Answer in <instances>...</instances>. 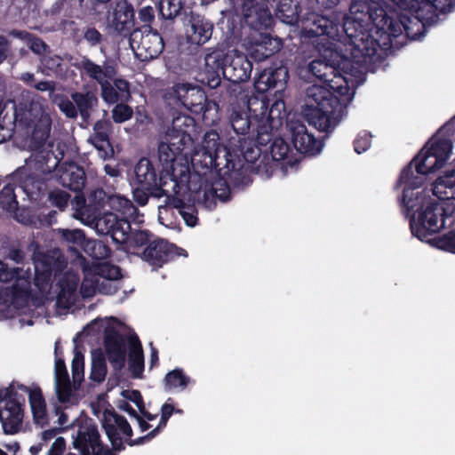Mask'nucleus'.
<instances>
[{"mask_svg":"<svg viewBox=\"0 0 455 455\" xmlns=\"http://www.w3.org/2000/svg\"><path fill=\"white\" fill-rule=\"evenodd\" d=\"M305 35L315 37L314 42L320 58L308 65V71L324 82L306 90L302 115L309 124L321 132L333 129L346 114L355 88L363 83L365 66L371 62L341 41L337 22L327 17H317Z\"/></svg>","mask_w":455,"mask_h":455,"instance_id":"nucleus-1","label":"nucleus"},{"mask_svg":"<svg viewBox=\"0 0 455 455\" xmlns=\"http://www.w3.org/2000/svg\"><path fill=\"white\" fill-rule=\"evenodd\" d=\"M388 20L389 16L379 2L353 0L343 28H339L341 41L355 52H361L371 61L382 44L385 33L401 31L399 24L387 27Z\"/></svg>","mask_w":455,"mask_h":455,"instance_id":"nucleus-2","label":"nucleus"},{"mask_svg":"<svg viewBox=\"0 0 455 455\" xmlns=\"http://www.w3.org/2000/svg\"><path fill=\"white\" fill-rule=\"evenodd\" d=\"M416 188L410 190V197L414 208H409L403 199V203L409 212H411V229L414 235L420 240L427 239L428 233H435L444 228L446 220L455 212L454 202H435Z\"/></svg>","mask_w":455,"mask_h":455,"instance_id":"nucleus-3","label":"nucleus"},{"mask_svg":"<svg viewBox=\"0 0 455 455\" xmlns=\"http://www.w3.org/2000/svg\"><path fill=\"white\" fill-rule=\"evenodd\" d=\"M252 65L247 57L235 49L225 52L221 48H209L204 56V74L208 85L216 88L220 83V76L233 83L247 81Z\"/></svg>","mask_w":455,"mask_h":455,"instance_id":"nucleus-4","label":"nucleus"},{"mask_svg":"<svg viewBox=\"0 0 455 455\" xmlns=\"http://www.w3.org/2000/svg\"><path fill=\"white\" fill-rule=\"evenodd\" d=\"M189 139L184 137H165V141L160 143L158 158L164 168V177L161 180V189L167 197L180 194L182 187L188 181V168L177 163L180 155L188 148Z\"/></svg>","mask_w":455,"mask_h":455,"instance_id":"nucleus-5","label":"nucleus"},{"mask_svg":"<svg viewBox=\"0 0 455 455\" xmlns=\"http://www.w3.org/2000/svg\"><path fill=\"white\" fill-rule=\"evenodd\" d=\"M31 273L23 268L10 269L0 261V311L12 314L28 299Z\"/></svg>","mask_w":455,"mask_h":455,"instance_id":"nucleus-6","label":"nucleus"},{"mask_svg":"<svg viewBox=\"0 0 455 455\" xmlns=\"http://www.w3.org/2000/svg\"><path fill=\"white\" fill-rule=\"evenodd\" d=\"M426 145L411 164L403 170L398 186L403 188V200L409 208L416 206L410 197V190L419 188L425 181V175L442 168Z\"/></svg>","mask_w":455,"mask_h":455,"instance_id":"nucleus-7","label":"nucleus"},{"mask_svg":"<svg viewBox=\"0 0 455 455\" xmlns=\"http://www.w3.org/2000/svg\"><path fill=\"white\" fill-rule=\"evenodd\" d=\"M35 285L43 294H47L52 287V272L60 271L65 266V260L59 250L45 254L37 251L34 255Z\"/></svg>","mask_w":455,"mask_h":455,"instance_id":"nucleus-8","label":"nucleus"},{"mask_svg":"<svg viewBox=\"0 0 455 455\" xmlns=\"http://www.w3.org/2000/svg\"><path fill=\"white\" fill-rule=\"evenodd\" d=\"M400 9L404 11H412L416 13V15L408 16L407 14L402 13L399 16V20H394L392 17L389 16V20L387 22V27H391V25L399 24L401 31L397 34L392 33H385L383 37L382 44L383 45H387L390 37H396L400 36L403 31L407 35L408 37L411 39H419L421 37V31L424 28L425 22H434V17L426 12V11L422 8H403L398 6Z\"/></svg>","mask_w":455,"mask_h":455,"instance_id":"nucleus-9","label":"nucleus"},{"mask_svg":"<svg viewBox=\"0 0 455 455\" xmlns=\"http://www.w3.org/2000/svg\"><path fill=\"white\" fill-rule=\"evenodd\" d=\"M130 45L135 55L143 61L156 58L164 48L162 37L148 26H143L131 34Z\"/></svg>","mask_w":455,"mask_h":455,"instance_id":"nucleus-10","label":"nucleus"},{"mask_svg":"<svg viewBox=\"0 0 455 455\" xmlns=\"http://www.w3.org/2000/svg\"><path fill=\"white\" fill-rule=\"evenodd\" d=\"M114 318L95 320L91 323L90 328L94 330L98 324L105 327V348L108 360L115 368H122L125 360V348L124 339L115 329Z\"/></svg>","mask_w":455,"mask_h":455,"instance_id":"nucleus-11","label":"nucleus"},{"mask_svg":"<svg viewBox=\"0 0 455 455\" xmlns=\"http://www.w3.org/2000/svg\"><path fill=\"white\" fill-rule=\"evenodd\" d=\"M16 118L28 125H35L34 136L39 140H44L50 132L52 120L48 113L38 101L31 102L28 109L17 108Z\"/></svg>","mask_w":455,"mask_h":455,"instance_id":"nucleus-12","label":"nucleus"},{"mask_svg":"<svg viewBox=\"0 0 455 455\" xmlns=\"http://www.w3.org/2000/svg\"><path fill=\"white\" fill-rule=\"evenodd\" d=\"M93 228L98 234L111 235L115 242L123 243L127 239L131 226L127 220L118 217L116 213L105 212L97 216Z\"/></svg>","mask_w":455,"mask_h":455,"instance_id":"nucleus-13","label":"nucleus"},{"mask_svg":"<svg viewBox=\"0 0 455 455\" xmlns=\"http://www.w3.org/2000/svg\"><path fill=\"white\" fill-rule=\"evenodd\" d=\"M12 391H22L27 393L28 404L36 424L44 426L49 420L47 404L41 387L36 384L25 386L20 383H13L10 386Z\"/></svg>","mask_w":455,"mask_h":455,"instance_id":"nucleus-14","label":"nucleus"},{"mask_svg":"<svg viewBox=\"0 0 455 455\" xmlns=\"http://www.w3.org/2000/svg\"><path fill=\"white\" fill-rule=\"evenodd\" d=\"M167 100L169 104L176 106H183L188 109L196 111L201 109L205 101L204 92L198 87L191 86L186 84H179L172 89L168 93Z\"/></svg>","mask_w":455,"mask_h":455,"instance_id":"nucleus-15","label":"nucleus"},{"mask_svg":"<svg viewBox=\"0 0 455 455\" xmlns=\"http://www.w3.org/2000/svg\"><path fill=\"white\" fill-rule=\"evenodd\" d=\"M288 130L291 140L297 151L301 154L315 155L322 149V142L308 133L306 125L299 120H290Z\"/></svg>","mask_w":455,"mask_h":455,"instance_id":"nucleus-16","label":"nucleus"},{"mask_svg":"<svg viewBox=\"0 0 455 455\" xmlns=\"http://www.w3.org/2000/svg\"><path fill=\"white\" fill-rule=\"evenodd\" d=\"M101 200H103L102 190L95 191L93 193V201H91L89 204H85V200L82 196H76L72 200L73 217L83 224L93 228L97 216L103 210Z\"/></svg>","mask_w":455,"mask_h":455,"instance_id":"nucleus-17","label":"nucleus"},{"mask_svg":"<svg viewBox=\"0 0 455 455\" xmlns=\"http://www.w3.org/2000/svg\"><path fill=\"white\" fill-rule=\"evenodd\" d=\"M103 427L114 449L120 450L123 442L132 436V428L126 419L113 411H105L103 415Z\"/></svg>","mask_w":455,"mask_h":455,"instance_id":"nucleus-18","label":"nucleus"},{"mask_svg":"<svg viewBox=\"0 0 455 455\" xmlns=\"http://www.w3.org/2000/svg\"><path fill=\"white\" fill-rule=\"evenodd\" d=\"M62 240L72 247H80L93 258H103L108 254V248L100 242L86 239L81 229H58Z\"/></svg>","mask_w":455,"mask_h":455,"instance_id":"nucleus-19","label":"nucleus"},{"mask_svg":"<svg viewBox=\"0 0 455 455\" xmlns=\"http://www.w3.org/2000/svg\"><path fill=\"white\" fill-rule=\"evenodd\" d=\"M54 389L60 403L63 404H75L78 396L74 387L71 386L68 373L64 362L57 358L54 365Z\"/></svg>","mask_w":455,"mask_h":455,"instance_id":"nucleus-20","label":"nucleus"},{"mask_svg":"<svg viewBox=\"0 0 455 455\" xmlns=\"http://www.w3.org/2000/svg\"><path fill=\"white\" fill-rule=\"evenodd\" d=\"M220 155L226 156V148L219 143V134L213 131L208 132L204 137L200 150L192 157V163L201 161L202 156L204 166L210 168L218 164L217 160Z\"/></svg>","mask_w":455,"mask_h":455,"instance_id":"nucleus-21","label":"nucleus"},{"mask_svg":"<svg viewBox=\"0 0 455 455\" xmlns=\"http://www.w3.org/2000/svg\"><path fill=\"white\" fill-rule=\"evenodd\" d=\"M242 14L244 22L254 28H266L271 25L272 17L268 9L255 0H243L242 4Z\"/></svg>","mask_w":455,"mask_h":455,"instance_id":"nucleus-22","label":"nucleus"},{"mask_svg":"<svg viewBox=\"0 0 455 455\" xmlns=\"http://www.w3.org/2000/svg\"><path fill=\"white\" fill-rule=\"evenodd\" d=\"M134 182L138 186L142 187V188L156 189V192L153 193L154 196H166L160 188L164 173L157 180L155 169L149 160L143 158L139 161L134 168Z\"/></svg>","mask_w":455,"mask_h":455,"instance_id":"nucleus-23","label":"nucleus"},{"mask_svg":"<svg viewBox=\"0 0 455 455\" xmlns=\"http://www.w3.org/2000/svg\"><path fill=\"white\" fill-rule=\"evenodd\" d=\"M23 419L21 404L12 399L0 401V421L7 434L17 433Z\"/></svg>","mask_w":455,"mask_h":455,"instance_id":"nucleus-24","label":"nucleus"},{"mask_svg":"<svg viewBox=\"0 0 455 455\" xmlns=\"http://www.w3.org/2000/svg\"><path fill=\"white\" fill-rule=\"evenodd\" d=\"M281 48L280 41L268 34L255 33L251 35L250 46L247 48L251 57L256 61H262Z\"/></svg>","mask_w":455,"mask_h":455,"instance_id":"nucleus-25","label":"nucleus"},{"mask_svg":"<svg viewBox=\"0 0 455 455\" xmlns=\"http://www.w3.org/2000/svg\"><path fill=\"white\" fill-rule=\"evenodd\" d=\"M79 277L74 272L65 273L59 280V292L57 296L58 304L64 307H69L77 299Z\"/></svg>","mask_w":455,"mask_h":455,"instance_id":"nucleus-26","label":"nucleus"},{"mask_svg":"<svg viewBox=\"0 0 455 455\" xmlns=\"http://www.w3.org/2000/svg\"><path fill=\"white\" fill-rule=\"evenodd\" d=\"M280 108H284V103L283 101L275 102L272 106V108L267 115V106L266 105L264 100H259L254 99V100H251L249 101V109H250V111H251L254 114L255 116H260V119L262 121L270 119V122H271L267 127H265L264 132H259V135L257 138V141L259 144L266 145L270 141L271 136H270L269 128H272L275 125L273 113H274L275 109L279 110Z\"/></svg>","mask_w":455,"mask_h":455,"instance_id":"nucleus-27","label":"nucleus"},{"mask_svg":"<svg viewBox=\"0 0 455 455\" xmlns=\"http://www.w3.org/2000/svg\"><path fill=\"white\" fill-rule=\"evenodd\" d=\"M455 124V117L444 126L436 135H435L427 144L433 157L438 160L441 165L451 158L452 152V143L449 139L443 137L444 131H449L450 127Z\"/></svg>","mask_w":455,"mask_h":455,"instance_id":"nucleus-28","label":"nucleus"},{"mask_svg":"<svg viewBox=\"0 0 455 455\" xmlns=\"http://www.w3.org/2000/svg\"><path fill=\"white\" fill-rule=\"evenodd\" d=\"M212 24L199 17L192 18L186 26V36L189 43L196 45L205 44L212 35Z\"/></svg>","mask_w":455,"mask_h":455,"instance_id":"nucleus-29","label":"nucleus"},{"mask_svg":"<svg viewBox=\"0 0 455 455\" xmlns=\"http://www.w3.org/2000/svg\"><path fill=\"white\" fill-rule=\"evenodd\" d=\"M133 17L132 6L122 1L116 4L112 15L108 17V25L119 33L129 31L133 26Z\"/></svg>","mask_w":455,"mask_h":455,"instance_id":"nucleus-30","label":"nucleus"},{"mask_svg":"<svg viewBox=\"0 0 455 455\" xmlns=\"http://www.w3.org/2000/svg\"><path fill=\"white\" fill-rule=\"evenodd\" d=\"M78 68L83 75H86L96 81L100 87L107 82L112 81L116 76V70L111 65L104 64L100 66L87 58L80 61Z\"/></svg>","mask_w":455,"mask_h":455,"instance_id":"nucleus-31","label":"nucleus"},{"mask_svg":"<svg viewBox=\"0 0 455 455\" xmlns=\"http://www.w3.org/2000/svg\"><path fill=\"white\" fill-rule=\"evenodd\" d=\"M100 87V95L107 104L128 101L131 98L129 83L124 79H113Z\"/></svg>","mask_w":455,"mask_h":455,"instance_id":"nucleus-32","label":"nucleus"},{"mask_svg":"<svg viewBox=\"0 0 455 455\" xmlns=\"http://www.w3.org/2000/svg\"><path fill=\"white\" fill-rule=\"evenodd\" d=\"M288 79V70L280 66L264 69L254 83V87L259 92H265L278 84L283 85Z\"/></svg>","mask_w":455,"mask_h":455,"instance_id":"nucleus-33","label":"nucleus"},{"mask_svg":"<svg viewBox=\"0 0 455 455\" xmlns=\"http://www.w3.org/2000/svg\"><path fill=\"white\" fill-rule=\"evenodd\" d=\"M396 6L403 8H422L426 12L434 17L437 16L436 12H446L451 10V0H389Z\"/></svg>","mask_w":455,"mask_h":455,"instance_id":"nucleus-34","label":"nucleus"},{"mask_svg":"<svg viewBox=\"0 0 455 455\" xmlns=\"http://www.w3.org/2000/svg\"><path fill=\"white\" fill-rule=\"evenodd\" d=\"M433 195L441 202L455 198V166L446 170L434 183Z\"/></svg>","mask_w":455,"mask_h":455,"instance_id":"nucleus-35","label":"nucleus"},{"mask_svg":"<svg viewBox=\"0 0 455 455\" xmlns=\"http://www.w3.org/2000/svg\"><path fill=\"white\" fill-rule=\"evenodd\" d=\"M229 194V188L226 181L218 179L211 185L210 188H205L204 189L202 202L206 208L212 209L216 204V199L225 202L228 199Z\"/></svg>","mask_w":455,"mask_h":455,"instance_id":"nucleus-36","label":"nucleus"},{"mask_svg":"<svg viewBox=\"0 0 455 455\" xmlns=\"http://www.w3.org/2000/svg\"><path fill=\"white\" fill-rule=\"evenodd\" d=\"M171 245L164 240H155L150 242L143 252V259L152 265L161 266L169 258Z\"/></svg>","mask_w":455,"mask_h":455,"instance_id":"nucleus-37","label":"nucleus"},{"mask_svg":"<svg viewBox=\"0 0 455 455\" xmlns=\"http://www.w3.org/2000/svg\"><path fill=\"white\" fill-rule=\"evenodd\" d=\"M101 203L103 210H105L108 205L110 210L120 213V218H124L127 220L129 218H132L136 213V208L133 206L132 203L119 195L110 196L106 200H101Z\"/></svg>","mask_w":455,"mask_h":455,"instance_id":"nucleus-38","label":"nucleus"},{"mask_svg":"<svg viewBox=\"0 0 455 455\" xmlns=\"http://www.w3.org/2000/svg\"><path fill=\"white\" fill-rule=\"evenodd\" d=\"M129 368L134 377H140L144 369V358L140 342L137 336L131 335L128 339Z\"/></svg>","mask_w":455,"mask_h":455,"instance_id":"nucleus-39","label":"nucleus"},{"mask_svg":"<svg viewBox=\"0 0 455 455\" xmlns=\"http://www.w3.org/2000/svg\"><path fill=\"white\" fill-rule=\"evenodd\" d=\"M64 186L74 191H78L84 187V172L83 169L75 164H68L60 175Z\"/></svg>","mask_w":455,"mask_h":455,"instance_id":"nucleus-40","label":"nucleus"},{"mask_svg":"<svg viewBox=\"0 0 455 455\" xmlns=\"http://www.w3.org/2000/svg\"><path fill=\"white\" fill-rule=\"evenodd\" d=\"M194 129V120L188 116H179L172 121V129L168 131L166 137H178L179 139L188 137L189 143L188 147L192 144V138L190 131Z\"/></svg>","mask_w":455,"mask_h":455,"instance_id":"nucleus-41","label":"nucleus"},{"mask_svg":"<svg viewBox=\"0 0 455 455\" xmlns=\"http://www.w3.org/2000/svg\"><path fill=\"white\" fill-rule=\"evenodd\" d=\"M71 98L83 116H87L89 111L98 104V98L92 92H75L71 95Z\"/></svg>","mask_w":455,"mask_h":455,"instance_id":"nucleus-42","label":"nucleus"},{"mask_svg":"<svg viewBox=\"0 0 455 455\" xmlns=\"http://www.w3.org/2000/svg\"><path fill=\"white\" fill-rule=\"evenodd\" d=\"M107 125L106 123L98 122L94 125L95 136L92 137L90 140L93 144V146L103 154L101 156L105 157L108 155V150L110 148V144L108 139V133L104 130V126Z\"/></svg>","mask_w":455,"mask_h":455,"instance_id":"nucleus-43","label":"nucleus"},{"mask_svg":"<svg viewBox=\"0 0 455 455\" xmlns=\"http://www.w3.org/2000/svg\"><path fill=\"white\" fill-rule=\"evenodd\" d=\"M99 292L98 276L92 270L87 271L80 287V294L84 298H90Z\"/></svg>","mask_w":455,"mask_h":455,"instance_id":"nucleus-44","label":"nucleus"},{"mask_svg":"<svg viewBox=\"0 0 455 455\" xmlns=\"http://www.w3.org/2000/svg\"><path fill=\"white\" fill-rule=\"evenodd\" d=\"M0 204L9 212H12L17 207L14 188L10 182L6 183L0 193Z\"/></svg>","mask_w":455,"mask_h":455,"instance_id":"nucleus-45","label":"nucleus"},{"mask_svg":"<svg viewBox=\"0 0 455 455\" xmlns=\"http://www.w3.org/2000/svg\"><path fill=\"white\" fill-rule=\"evenodd\" d=\"M23 191L31 198L36 197L44 188L42 180L28 176L21 183Z\"/></svg>","mask_w":455,"mask_h":455,"instance_id":"nucleus-46","label":"nucleus"},{"mask_svg":"<svg viewBox=\"0 0 455 455\" xmlns=\"http://www.w3.org/2000/svg\"><path fill=\"white\" fill-rule=\"evenodd\" d=\"M107 374V364L105 360L99 356L93 357L90 378L92 380L100 383L105 379Z\"/></svg>","mask_w":455,"mask_h":455,"instance_id":"nucleus-47","label":"nucleus"},{"mask_svg":"<svg viewBox=\"0 0 455 455\" xmlns=\"http://www.w3.org/2000/svg\"><path fill=\"white\" fill-rule=\"evenodd\" d=\"M173 406L172 404H169V403H164L163 406H162V416H161V420H160V423L159 425L155 427L153 429L152 432H150L148 435L146 436H143V437H140L138 441L136 442H130V444L131 445H133V444H139L140 443H141L143 440L145 439H150L152 437H154L156 434V432L158 431V429L164 426H165L168 419L171 417V415L172 414L173 412Z\"/></svg>","mask_w":455,"mask_h":455,"instance_id":"nucleus-48","label":"nucleus"},{"mask_svg":"<svg viewBox=\"0 0 455 455\" xmlns=\"http://www.w3.org/2000/svg\"><path fill=\"white\" fill-rule=\"evenodd\" d=\"M92 272L96 276H100V279L111 280L112 282H116L120 276L119 267L108 263L100 265Z\"/></svg>","mask_w":455,"mask_h":455,"instance_id":"nucleus-49","label":"nucleus"},{"mask_svg":"<svg viewBox=\"0 0 455 455\" xmlns=\"http://www.w3.org/2000/svg\"><path fill=\"white\" fill-rule=\"evenodd\" d=\"M182 7L181 0H161L160 12L167 19L175 17Z\"/></svg>","mask_w":455,"mask_h":455,"instance_id":"nucleus-50","label":"nucleus"},{"mask_svg":"<svg viewBox=\"0 0 455 455\" xmlns=\"http://www.w3.org/2000/svg\"><path fill=\"white\" fill-rule=\"evenodd\" d=\"M188 379L179 370L169 372L165 377V384L168 388L185 387Z\"/></svg>","mask_w":455,"mask_h":455,"instance_id":"nucleus-51","label":"nucleus"},{"mask_svg":"<svg viewBox=\"0 0 455 455\" xmlns=\"http://www.w3.org/2000/svg\"><path fill=\"white\" fill-rule=\"evenodd\" d=\"M133 114L132 108L126 104L121 102L116 104L112 110V118L114 122L121 124L132 118Z\"/></svg>","mask_w":455,"mask_h":455,"instance_id":"nucleus-52","label":"nucleus"},{"mask_svg":"<svg viewBox=\"0 0 455 455\" xmlns=\"http://www.w3.org/2000/svg\"><path fill=\"white\" fill-rule=\"evenodd\" d=\"M175 208L181 215L185 222L189 227H194L196 224L197 218L196 216L195 209L192 206L184 205L180 201L175 202Z\"/></svg>","mask_w":455,"mask_h":455,"instance_id":"nucleus-53","label":"nucleus"},{"mask_svg":"<svg viewBox=\"0 0 455 455\" xmlns=\"http://www.w3.org/2000/svg\"><path fill=\"white\" fill-rule=\"evenodd\" d=\"M290 148L288 144L282 139H276L271 145V156L274 160L280 161L287 157Z\"/></svg>","mask_w":455,"mask_h":455,"instance_id":"nucleus-54","label":"nucleus"},{"mask_svg":"<svg viewBox=\"0 0 455 455\" xmlns=\"http://www.w3.org/2000/svg\"><path fill=\"white\" fill-rule=\"evenodd\" d=\"M248 117L240 113H234L231 116V125L236 133L244 134L250 128Z\"/></svg>","mask_w":455,"mask_h":455,"instance_id":"nucleus-55","label":"nucleus"},{"mask_svg":"<svg viewBox=\"0 0 455 455\" xmlns=\"http://www.w3.org/2000/svg\"><path fill=\"white\" fill-rule=\"evenodd\" d=\"M84 356L76 354L72 361V374L74 385L79 384L84 377Z\"/></svg>","mask_w":455,"mask_h":455,"instance_id":"nucleus-56","label":"nucleus"},{"mask_svg":"<svg viewBox=\"0 0 455 455\" xmlns=\"http://www.w3.org/2000/svg\"><path fill=\"white\" fill-rule=\"evenodd\" d=\"M436 246L439 249L455 253V229L438 239Z\"/></svg>","mask_w":455,"mask_h":455,"instance_id":"nucleus-57","label":"nucleus"},{"mask_svg":"<svg viewBox=\"0 0 455 455\" xmlns=\"http://www.w3.org/2000/svg\"><path fill=\"white\" fill-rule=\"evenodd\" d=\"M49 198L52 204L60 209H63L68 204L69 195L65 191L55 190L50 194Z\"/></svg>","mask_w":455,"mask_h":455,"instance_id":"nucleus-58","label":"nucleus"},{"mask_svg":"<svg viewBox=\"0 0 455 455\" xmlns=\"http://www.w3.org/2000/svg\"><path fill=\"white\" fill-rule=\"evenodd\" d=\"M371 145V135L366 132L358 134L355 141V150L361 154L364 152Z\"/></svg>","mask_w":455,"mask_h":455,"instance_id":"nucleus-59","label":"nucleus"},{"mask_svg":"<svg viewBox=\"0 0 455 455\" xmlns=\"http://www.w3.org/2000/svg\"><path fill=\"white\" fill-rule=\"evenodd\" d=\"M58 106L61 112H63L68 117H76L77 116V110L74 103L67 98H62L59 100Z\"/></svg>","mask_w":455,"mask_h":455,"instance_id":"nucleus-60","label":"nucleus"},{"mask_svg":"<svg viewBox=\"0 0 455 455\" xmlns=\"http://www.w3.org/2000/svg\"><path fill=\"white\" fill-rule=\"evenodd\" d=\"M149 241V234L147 231H136L131 236L127 235L125 242H129L135 246H142Z\"/></svg>","mask_w":455,"mask_h":455,"instance_id":"nucleus-61","label":"nucleus"},{"mask_svg":"<svg viewBox=\"0 0 455 455\" xmlns=\"http://www.w3.org/2000/svg\"><path fill=\"white\" fill-rule=\"evenodd\" d=\"M119 406L120 408H122L123 410L124 411H127L129 413H131V415L133 417V419L136 420V422L139 424L140 426V428L141 429L142 432L148 430L151 426H149L147 421L139 417L136 412L131 409L129 407V405L127 404V403L125 401H121L120 403H119Z\"/></svg>","mask_w":455,"mask_h":455,"instance_id":"nucleus-62","label":"nucleus"},{"mask_svg":"<svg viewBox=\"0 0 455 455\" xmlns=\"http://www.w3.org/2000/svg\"><path fill=\"white\" fill-rule=\"evenodd\" d=\"M99 292L103 294H112L117 290L116 283L111 280L100 279L98 276Z\"/></svg>","mask_w":455,"mask_h":455,"instance_id":"nucleus-63","label":"nucleus"},{"mask_svg":"<svg viewBox=\"0 0 455 455\" xmlns=\"http://www.w3.org/2000/svg\"><path fill=\"white\" fill-rule=\"evenodd\" d=\"M124 400L132 401L142 411L143 402L141 395L137 390H123L121 392Z\"/></svg>","mask_w":455,"mask_h":455,"instance_id":"nucleus-64","label":"nucleus"}]
</instances>
